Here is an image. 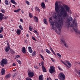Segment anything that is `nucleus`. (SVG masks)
I'll list each match as a JSON object with an SVG mask.
<instances>
[{
    "label": "nucleus",
    "instance_id": "f257e3e1",
    "mask_svg": "<svg viewBox=\"0 0 80 80\" xmlns=\"http://www.w3.org/2000/svg\"><path fill=\"white\" fill-rule=\"evenodd\" d=\"M55 8L56 13L58 14L57 15L54 16L55 19L58 18V21L56 23L55 25L58 28L59 32H61L60 27H62L63 25V18L61 17L66 18L68 16V13L70 12V8L67 5H64V7L62 5L60 6V8L58 7V1L55 2Z\"/></svg>",
    "mask_w": 80,
    "mask_h": 80
},
{
    "label": "nucleus",
    "instance_id": "f03ea898",
    "mask_svg": "<svg viewBox=\"0 0 80 80\" xmlns=\"http://www.w3.org/2000/svg\"><path fill=\"white\" fill-rule=\"evenodd\" d=\"M72 17L68 18L67 19V22L68 25L67 26V28L73 27V29L75 31V33L79 34V37H80V32L78 30V29L77 28H78V26H77V23L75 22V20H73L72 21V23L73 24H72L71 25V26H70V23H71L70 22H72Z\"/></svg>",
    "mask_w": 80,
    "mask_h": 80
},
{
    "label": "nucleus",
    "instance_id": "7ed1b4c3",
    "mask_svg": "<svg viewBox=\"0 0 80 80\" xmlns=\"http://www.w3.org/2000/svg\"><path fill=\"white\" fill-rule=\"evenodd\" d=\"M8 60L7 59H3L1 61V65H2V67H4V65L8 64Z\"/></svg>",
    "mask_w": 80,
    "mask_h": 80
},
{
    "label": "nucleus",
    "instance_id": "20e7f679",
    "mask_svg": "<svg viewBox=\"0 0 80 80\" xmlns=\"http://www.w3.org/2000/svg\"><path fill=\"white\" fill-rule=\"evenodd\" d=\"M58 77L60 80H64L65 79V76L62 73H60Z\"/></svg>",
    "mask_w": 80,
    "mask_h": 80
},
{
    "label": "nucleus",
    "instance_id": "39448f33",
    "mask_svg": "<svg viewBox=\"0 0 80 80\" xmlns=\"http://www.w3.org/2000/svg\"><path fill=\"white\" fill-rule=\"evenodd\" d=\"M49 71L50 73H53L55 72V67L53 66H51Z\"/></svg>",
    "mask_w": 80,
    "mask_h": 80
},
{
    "label": "nucleus",
    "instance_id": "423d86ee",
    "mask_svg": "<svg viewBox=\"0 0 80 80\" xmlns=\"http://www.w3.org/2000/svg\"><path fill=\"white\" fill-rule=\"evenodd\" d=\"M28 75L29 78H32L34 76V73L32 72H28Z\"/></svg>",
    "mask_w": 80,
    "mask_h": 80
},
{
    "label": "nucleus",
    "instance_id": "0eeeda50",
    "mask_svg": "<svg viewBox=\"0 0 80 80\" xmlns=\"http://www.w3.org/2000/svg\"><path fill=\"white\" fill-rule=\"evenodd\" d=\"M22 52L23 53L25 54L26 53V49L25 47H23L22 48Z\"/></svg>",
    "mask_w": 80,
    "mask_h": 80
},
{
    "label": "nucleus",
    "instance_id": "6e6552de",
    "mask_svg": "<svg viewBox=\"0 0 80 80\" xmlns=\"http://www.w3.org/2000/svg\"><path fill=\"white\" fill-rule=\"evenodd\" d=\"M5 70L3 68H2L1 71V74L2 75H5Z\"/></svg>",
    "mask_w": 80,
    "mask_h": 80
},
{
    "label": "nucleus",
    "instance_id": "1a4fd4ad",
    "mask_svg": "<svg viewBox=\"0 0 80 80\" xmlns=\"http://www.w3.org/2000/svg\"><path fill=\"white\" fill-rule=\"evenodd\" d=\"M16 33L18 35H20V33H21V30H20V29H17V30Z\"/></svg>",
    "mask_w": 80,
    "mask_h": 80
},
{
    "label": "nucleus",
    "instance_id": "9d476101",
    "mask_svg": "<svg viewBox=\"0 0 80 80\" xmlns=\"http://www.w3.org/2000/svg\"><path fill=\"white\" fill-rule=\"evenodd\" d=\"M28 49L29 51L31 53H32V52H33V51L30 47H28Z\"/></svg>",
    "mask_w": 80,
    "mask_h": 80
},
{
    "label": "nucleus",
    "instance_id": "9b49d317",
    "mask_svg": "<svg viewBox=\"0 0 80 80\" xmlns=\"http://www.w3.org/2000/svg\"><path fill=\"white\" fill-rule=\"evenodd\" d=\"M66 63H67V64L69 66L68 67H69L68 68H70V67H71V66H72V64L69 62L67 61H66Z\"/></svg>",
    "mask_w": 80,
    "mask_h": 80
},
{
    "label": "nucleus",
    "instance_id": "f8f14e48",
    "mask_svg": "<svg viewBox=\"0 0 80 80\" xmlns=\"http://www.w3.org/2000/svg\"><path fill=\"white\" fill-rule=\"evenodd\" d=\"M42 68L43 72H47V70H46V68L45 66L42 67Z\"/></svg>",
    "mask_w": 80,
    "mask_h": 80
},
{
    "label": "nucleus",
    "instance_id": "ddd939ff",
    "mask_svg": "<svg viewBox=\"0 0 80 80\" xmlns=\"http://www.w3.org/2000/svg\"><path fill=\"white\" fill-rule=\"evenodd\" d=\"M11 77V74H9L8 75H7L5 77V78L6 79H7L8 78H9V77Z\"/></svg>",
    "mask_w": 80,
    "mask_h": 80
},
{
    "label": "nucleus",
    "instance_id": "4468645a",
    "mask_svg": "<svg viewBox=\"0 0 80 80\" xmlns=\"http://www.w3.org/2000/svg\"><path fill=\"white\" fill-rule=\"evenodd\" d=\"M41 7L42 8H45V4L44 2H43L41 4Z\"/></svg>",
    "mask_w": 80,
    "mask_h": 80
},
{
    "label": "nucleus",
    "instance_id": "2eb2a0df",
    "mask_svg": "<svg viewBox=\"0 0 80 80\" xmlns=\"http://www.w3.org/2000/svg\"><path fill=\"white\" fill-rule=\"evenodd\" d=\"M11 2L13 3V4H14L15 5H17V3H16V2L15 1V0H11Z\"/></svg>",
    "mask_w": 80,
    "mask_h": 80
},
{
    "label": "nucleus",
    "instance_id": "dca6fc26",
    "mask_svg": "<svg viewBox=\"0 0 80 80\" xmlns=\"http://www.w3.org/2000/svg\"><path fill=\"white\" fill-rule=\"evenodd\" d=\"M43 75H41L40 76H39V80H43Z\"/></svg>",
    "mask_w": 80,
    "mask_h": 80
},
{
    "label": "nucleus",
    "instance_id": "f3484780",
    "mask_svg": "<svg viewBox=\"0 0 80 80\" xmlns=\"http://www.w3.org/2000/svg\"><path fill=\"white\" fill-rule=\"evenodd\" d=\"M34 20H35V22H38V18L35 16L34 17Z\"/></svg>",
    "mask_w": 80,
    "mask_h": 80
},
{
    "label": "nucleus",
    "instance_id": "a211bd4d",
    "mask_svg": "<svg viewBox=\"0 0 80 80\" xmlns=\"http://www.w3.org/2000/svg\"><path fill=\"white\" fill-rule=\"evenodd\" d=\"M61 62L62 63H63L64 64V65H65L67 67H68V68L69 67H68V65H67V64H66V63H65L63 61H62V60H61Z\"/></svg>",
    "mask_w": 80,
    "mask_h": 80
},
{
    "label": "nucleus",
    "instance_id": "6ab92c4d",
    "mask_svg": "<svg viewBox=\"0 0 80 80\" xmlns=\"http://www.w3.org/2000/svg\"><path fill=\"white\" fill-rule=\"evenodd\" d=\"M10 50V48L9 47H6V48L5 49V51L6 52H7L8 51H9V50Z\"/></svg>",
    "mask_w": 80,
    "mask_h": 80
},
{
    "label": "nucleus",
    "instance_id": "aec40b11",
    "mask_svg": "<svg viewBox=\"0 0 80 80\" xmlns=\"http://www.w3.org/2000/svg\"><path fill=\"white\" fill-rule=\"evenodd\" d=\"M20 8H19L17 10H14V12L18 13V12H20Z\"/></svg>",
    "mask_w": 80,
    "mask_h": 80
},
{
    "label": "nucleus",
    "instance_id": "412c9836",
    "mask_svg": "<svg viewBox=\"0 0 80 80\" xmlns=\"http://www.w3.org/2000/svg\"><path fill=\"white\" fill-rule=\"evenodd\" d=\"M43 22L45 24H46V25H48V22H47V19H44Z\"/></svg>",
    "mask_w": 80,
    "mask_h": 80
},
{
    "label": "nucleus",
    "instance_id": "4be33fe9",
    "mask_svg": "<svg viewBox=\"0 0 80 80\" xmlns=\"http://www.w3.org/2000/svg\"><path fill=\"white\" fill-rule=\"evenodd\" d=\"M46 52L48 53V54H50V53H51V52H50V50H48L47 49H46Z\"/></svg>",
    "mask_w": 80,
    "mask_h": 80
},
{
    "label": "nucleus",
    "instance_id": "5701e85b",
    "mask_svg": "<svg viewBox=\"0 0 80 80\" xmlns=\"http://www.w3.org/2000/svg\"><path fill=\"white\" fill-rule=\"evenodd\" d=\"M29 16L30 18H32L33 17V15L30 12H29Z\"/></svg>",
    "mask_w": 80,
    "mask_h": 80
},
{
    "label": "nucleus",
    "instance_id": "b1692460",
    "mask_svg": "<svg viewBox=\"0 0 80 80\" xmlns=\"http://www.w3.org/2000/svg\"><path fill=\"white\" fill-rule=\"evenodd\" d=\"M10 52L11 53V54H13L15 53V52L13 51L12 49L11 50V51H10Z\"/></svg>",
    "mask_w": 80,
    "mask_h": 80
},
{
    "label": "nucleus",
    "instance_id": "393cba45",
    "mask_svg": "<svg viewBox=\"0 0 80 80\" xmlns=\"http://www.w3.org/2000/svg\"><path fill=\"white\" fill-rule=\"evenodd\" d=\"M35 10H36V11H37V12H40V9L38 8V7H36L35 8Z\"/></svg>",
    "mask_w": 80,
    "mask_h": 80
},
{
    "label": "nucleus",
    "instance_id": "a878e982",
    "mask_svg": "<svg viewBox=\"0 0 80 80\" xmlns=\"http://www.w3.org/2000/svg\"><path fill=\"white\" fill-rule=\"evenodd\" d=\"M5 3L6 5H8V1L6 0L5 1Z\"/></svg>",
    "mask_w": 80,
    "mask_h": 80
},
{
    "label": "nucleus",
    "instance_id": "bb28decb",
    "mask_svg": "<svg viewBox=\"0 0 80 80\" xmlns=\"http://www.w3.org/2000/svg\"><path fill=\"white\" fill-rule=\"evenodd\" d=\"M17 76V73H14L12 74V78H14V77H15Z\"/></svg>",
    "mask_w": 80,
    "mask_h": 80
},
{
    "label": "nucleus",
    "instance_id": "cd10ccee",
    "mask_svg": "<svg viewBox=\"0 0 80 80\" xmlns=\"http://www.w3.org/2000/svg\"><path fill=\"white\" fill-rule=\"evenodd\" d=\"M41 65L42 66V67H44V62H43L42 61L41 62Z\"/></svg>",
    "mask_w": 80,
    "mask_h": 80
},
{
    "label": "nucleus",
    "instance_id": "c85d7f7f",
    "mask_svg": "<svg viewBox=\"0 0 80 80\" xmlns=\"http://www.w3.org/2000/svg\"><path fill=\"white\" fill-rule=\"evenodd\" d=\"M1 11L2 13H4L5 12V11L4 10V9H3L2 8L1 10Z\"/></svg>",
    "mask_w": 80,
    "mask_h": 80
},
{
    "label": "nucleus",
    "instance_id": "c756f323",
    "mask_svg": "<svg viewBox=\"0 0 80 80\" xmlns=\"http://www.w3.org/2000/svg\"><path fill=\"white\" fill-rule=\"evenodd\" d=\"M32 55L33 57V56H35L36 55V52L35 51H34L32 53Z\"/></svg>",
    "mask_w": 80,
    "mask_h": 80
},
{
    "label": "nucleus",
    "instance_id": "7c9ffc66",
    "mask_svg": "<svg viewBox=\"0 0 80 80\" xmlns=\"http://www.w3.org/2000/svg\"><path fill=\"white\" fill-rule=\"evenodd\" d=\"M17 61L20 64V65H21L22 64V62L20 60H18V59L17 60Z\"/></svg>",
    "mask_w": 80,
    "mask_h": 80
},
{
    "label": "nucleus",
    "instance_id": "2f4dec72",
    "mask_svg": "<svg viewBox=\"0 0 80 80\" xmlns=\"http://www.w3.org/2000/svg\"><path fill=\"white\" fill-rule=\"evenodd\" d=\"M61 40L62 42V43H63V44L65 43V41L64 40H63V39H61Z\"/></svg>",
    "mask_w": 80,
    "mask_h": 80
},
{
    "label": "nucleus",
    "instance_id": "473e14b6",
    "mask_svg": "<svg viewBox=\"0 0 80 80\" xmlns=\"http://www.w3.org/2000/svg\"><path fill=\"white\" fill-rule=\"evenodd\" d=\"M20 29H21V30H23V28L22 27V25H20L19 26Z\"/></svg>",
    "mask_w": 80,
    "mask_h": 80
},
{
    "label": "nucleus",
    "instance_id": "72a5a7b5",
    "mask_svg": "<svg viewBox=\"0 0 80 80\" xmlns=\"http://www.w3.org/2000/svg\"><path fill=\"white\" fill-rule=\"evenodd\" d=\"M57 55H58L60 58H61V55L60 54L58 53H57Z\"/></svg>",
    "mask_w": 80,
    "mask_h": 80
},
{
    "label": "nucleus",
    "instance_id": "f704fd0d",
    "mask_svg": "<svg viewBox=\"0 0 80 80\" xmlns=\"http://www.w3.org/2000/svg\"><path fill=\"white\" fill-rule=\"evenodd\" d=\"M30 78H28V77L27 78H26V80H32V79H31Z\"/></svg>",
    "mask_w": 80,
    "mask_h": 80
},
{
    "label": "nucleus",
    "instance_id": "c9c22d12",
    "mask_svg": "<svg viewBox=\"0 0 80 80\" xmlns=\"http://www.w3.org/2000/svg\"><path fill=\"white\" fill-rule=\"evenodd\" d=\"M51 26H52V27H53V26H54V25L55 24H54V23H53L52 22H51Z\"/></svg>",
    "mask_w": 80,
    "mask_h": 80
},
{
    "label": "nucleus",
    "instance_id": "e433bc0d",
    "mask_svg": "<svg viewBox=\"0 0 80 80\" xmlns=\"http://www.w3.org/2000/svg\"><path fill=\"white\" fill-rule=\"evenodd\" d=\"M8 16H7V17H2V19H7V18H8Z\"/></svg>",
    "mask_w": 80,
    "mask_h": 80
},
{
    "label": "nucleus",
    "instance_id": "4c0bfd02",
    "mask_svg": "<svg viewBox=\"0 0 80 80\" xmlns=\"http://www.w3.org/2000/svg\"><path fill=\"white\" fill-rule=\"evenodd\" d=\"M3 20V18L1 16H0V21H2Z\"/></svg>",
    "mask_w": 80,
    "mask_h": 80
},
{
    "label": "nucleus",
    "instance_id": "58836bf2",
    "mask_svg": "<svg viewBox=\"0 0 80 80\" xmlns=\"http://www.w3.org/2000/svg\"><path fill=\"white\" fill-rule=\"evenodd\" d=\"M0 16L3 17L4 16V15L2 14V13H0Z\"/></svg>",
    "mask_w": 80,
    "mask_h": 80
},
{
    "label": "nucleus",
    "instance_id": "ea45409f",
    "mask_svg": "<svg viewBox=\"0 0 80 80\" xmlns=\"http://www.w3.org/2000/svg\"><path fill=\"white\" fill-rule=\"evenodd\" d=\"M32 27L30 26L29 28V30L30 31H32Z\"/></svg>",
    "mask_w": 80,
    "mask_h": 80
},
{
    "label": "nucleus",
    "instance_id": "a19ab883",
    "mask_svg": "<svg viewBox=\"0 0 80 80\" xmlns=\"http://www.w3.org/2000/svg\"><path fill=\"white\" fill-rule=\"evenodd\" d=\"M51 59L52 62H55V60H54V59L51 58Z\"/></svg>",
    "mask_w": 80,
    "mask_h": 80
},
{
    "label": "nucleus",
    "instance_id": "79ce46f5",
    "mask_svg": "<svg viewBox=\"0 0 80 80\" xmlns=\"http://www.w3.org/2000/svg\"><path fill=\"white\" fill-rule=\"evenodd\" d=\"M26 3L28 5H30V2L28 1H26Z\"/></svg>",
    "mask_w": 80,
    "mask_h": 80
},
{
    "label": "nucleus",
    "instance_id": "37998d69",
    "mask_svg": "<svg viewBox=\"0 0 80 80\" xmlns=\"http://www.w3.org/2000/svg\"><path fill=\"white\" fill-rule=\"evenodd\" d=\"M58 68L60 70H61V71H62V68L60 67V66H58Z\"/></svg>",
    "mask_w": 80,
    "mask_h": 80
},
{
    "label": "nucleus",
    "instance_id": "c03bdc74",
    "mask_svg": "<svg viewBox=\"0 0 80 80\" xmlns=\"http://www.w3.org/2000/svg\"><path fill=\"white\" fill-rule=\"evenodd\" d=\"M16 58H20V56L17 55L16 56Z\"/></svg>",
    "mask_w": 80,
    "mask_h": 80
},
{
    "label": "nucleus",
    "instance_id": "a18cd8bd",
    "mask_svg": "<svg viewBox=\"0 0 80 80\" xmlns=\"http://www.w3.org/2000/svg\"><path fill=\"white\" fill-rule=\"evenodd\" d=\"M27 42H28V41H27V40L26 39H25L24 43H27Z\"/></svg>",
    "mask_w": 80,
    "mask_h": 80
},
{
    "label": "nucleus",
    "instance_id": "49530a36",
    "mask_svg": "<svg viewBox=\"0 0 80 80\" xmlns=\"http://www.w3.org/2000/svg\"><path fill=\"white\" fill-rule=\"evenodd\" d=\"M0 38H3V35L2 34H0Z\"/></svg>",
    "mask_w": 80,
    "mask_h": 80
},
{
    "label": "nucleus",
    "instance_id": "de8ad7c7",
    "mask_svg": "<svg viewBox=\"0 0 80 80\" xmlns=\"http://www.w3.org/2000/svg\"><path fill=\"white\" fill-rule=\"evenodd\" d=\"M32 39H33L34 40H35L36 41V39H35V38L34 37H32Z\"/></svg>",
    "mask_w": 80,
    "mask_h": 80
},
{
    "label": "nucleus",
    "instance_id": "09e8293b",
    "mask_svg": "<svg viewBox=\"0 0 80 80\" xmlns=\"http://www.w3.org/2000/svg\"><path fill=\"white\" fill-rule=\"evenodd\" d=\"M49 22H50V23H51V21H52V18H50L49 19ZM51 20V21H50Z\"/></svg>",
    "mask_w": 80,
    "mask_h": 80
},
{
    "label": "nucleus",
    "instance_id": "8fccbe9b",
    "mask_svg": "<svg viewBox=\"0 0 80 80\" xmlns=\"http://www.w3.org/2000/svg\"><path fill=\"white\" fill-rule=\"evenodd\" d=\"M3 27H1V30L3 31Z\"/></svg>",
    "mask_w": 80,
    "mask_h": 80
},
{
    "label": "nucleus",
    "instance_id": "3c124183",
    "mask_svg": "<svg viewBox=\"0 0 80 80\" xmlns=\"http://www.w3.org/2000/svg\"><path fill=\"white\" fill-rule=\"evenodd\" d=\"M20 22H22V23H23V19H20Z\"/></svg>",
    "mask_w": 80,
    "mask_h": 80
},
{
    "label": "nucleus",
    "instance_id": "603ef678",
    "mask_svg": "<svg viewBox=\"0 0 80 80\" xmlns=\"http://www.w3.org/2000/svg\"><path fill=\"white\" fill-rule=\"evenodd\" d=\"M52 53L54 54V55H55V57L57 56V55H56V54H55V52H52Z\"/></svg>",
    "mask_w": 80,
    "mask_h": 80
},
{
    "label": "nucleus",
    "instance_id": "864d4df0",
    "mask_svg": "<svg viewBox=\"0 0 80 80\" xmlns=\"http://www.w3.org/2000/svg\"><path fill=\"white\" fill-rule=\"evenodd\" d=\"M12 66H13V67H14V66H16V64H15V63H13L12 64Z\"/></svg>",
    "mask_w": 80,
    "mask_h": 80
},
{
    "label": "nucleus",
    "instance_id": "5fc2aeb1",
    "mask_svg": "<svg viewBox=\"0 0 80 80\" xmlns=\"http://www.w3.org/2000/svg\"><path fill=\"white\" fill-rule=\"evenodd\" d=\"M40 56L42 58H43V56H42V54H40Z\"/></svg>",
    "mask_w": 80,
    "mask_h": 80
},
{
    "label": "nucleus",
    "instance_id": "6e6d98bb",
    "mask_svg": "<svg viewBox=\"0 0 80 80\" xmlns=\"http://www.w3.org/2000/svg\"><path fill=\"white\" fill-rule=\"evenodd\" d=\"M34 67H35V68H37V69H38V68L37 66L35 67V66Z\"/></svg>",
    "mask_w": 80,
    "mask_h": 80
},
{
    "label": "nucleus",
    "instance_id": "4d7b16f0",
    "mask_svg": "<svg viewBox=\"0 0 80 80\" xmlns=\"http://www.w3.org/2000/svg\"><path fill=\"white\" fill-rule=\"evenodd\" d=\"M49 48L51 51L53 50V49H52V48H51V47H50Z\"/></svg>",
    "mask_w": 80,
    "mask_h": 80
},
{
    "label": "nucleus",
    "instance_id": "13d9d810",
    "mask_svg": "<svg viewBox=\"0 0 80 80\" xmlns=\"http://www.w3.org/2000/svg\"><path fill=\"white\" fill-rule=\"evenodd\" d=\"M52 29L53 30H54L55 29V27L52 26Z\"/></svg>",
    "mask_w": 80,
    "mask_h": 80
},
{
    "label": "nucleus",
    "instance_id": "bf43d9fd",
    "mask_svg": "<svg viewBox=\"0 0 80 80\" xmlns=\"http://www.w3.org/2000/svg\"><path fill=\"white\" fill-rule=\"evenodd\" d=\"M36 34V35H38V32L37 31L36 33H35Z\"/></svg>",
    "mask_w": 80,
    "mask_h": 80
},
{
    "label": "nucleus",
    "instance_id": "052dcab7",
    "mask_svg": "<svg viewBox=\"0 0 80 80\" xmlns=\"http://www.w3.org/2000/svg\"><path fill=\"white\" fill-rule=\"evenodd\" d=\"M27 37H29V35H28V34H27Z\"/></svg>",
    "mask_w": 80,
    "mask_h": 80
},
{
    "label": "nucleus",
    "instance_id": "680f3d73",
    "mask_svg": "<svg viewBox=\"0 0 80 80\" xmlns=\"http://www.w3.org/2000/svg\"><path fill=\"white\" fill-rule=\"evenodd\" d=\"M37 30H34V31H33V32H34V33H36V32H37Z\"/></svg>",
    "mask_w": 80,
    "mask_h": 80
},
{
    "label": "nucleus",
    "instance_id": "e2e57ef3",
    "mask_svg": "<svg viewBox=\"0 0 80 80\" xmlns=\"http://www.w3.org/2000/svg\"><path fill=\"white\" fill-rule=\"evenodd\" d=\"M66 47V48H68V45H66V46H65Z\"/></svg>",
    "mask_w": 80,
    "mask_h": 80
},
{
    "label": "nucleus",
    "instance_id": "0e129e2a",
    "mask_svg": "<svg viewBox=\"0 0 80 80\" xmlns=\"http://www.w3.org/2000/svg\"><path fill=\"white\" fill-rule=\"evenodd\" d=\"M57 33H58V35H60V33L58 32H57Z\"/></svg>",
    "mask_w": 80,
    "mask_h": 80
},
{
    "label": "nucleus",
    "instance_id": "69168bd1",
    "mask_svg": "<svg viewBox=\"0 0 80 80\" xmlns=\"http://www.w3.org/2000/svg\"><path fill=\"white\" fill-rule=\"evenodd\" d=\"M3 31H2L1 29H0V33H2Z\"/></svg>",
    "mask_w": 80,
    "mask_h": 80
},
{
    "label": "nucleus",
    "instance_id": "338daca9",
    "mask_svg": "<svg viewBox=\"0 0 80 80\" xmlns=\"http://www.w3.org/2000/svg\"><path fill=\"white\" fill-rule=\"evenodd\" d=\"M8 46H10V45H9V43H7Z\"/></svg>",
    "mask_w": 80,
    "mask_h": 80
},
{
    "label": "nucleus",
    "instance_id": "774afa93",
    "mask_svg": "<svg viewBox=\"0 0 80 80\" xmlns=\"http://www.w3.org/2000/svg\"><path fill=\"white\" fill-rule=\"evenodd\" d=\"M45 2H48V0H45Z\"/></svg>",
    "mask_w": 80,
    "mask_h": 80
}]
</instances>
